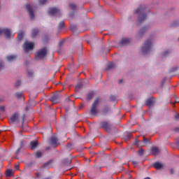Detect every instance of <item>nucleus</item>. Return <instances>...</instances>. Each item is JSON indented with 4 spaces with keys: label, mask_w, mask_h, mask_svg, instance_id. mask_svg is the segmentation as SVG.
Masks as SVG:
<instances>
[{
    "label": "nucleus",
    "mask_w": 179,
    "mask_h": 179,
    "mask_svg": "<svg viewBox=\"0 0 179 179\" xmlns=\"http://www.w3.org/2000/svg\"><path fill=\"white\" fill-rule=\"evenodd\" d=\"M145 104L147 106H151L152 104H153V100H152L151 99H148L146 100Z\"/></svg>",
    "instance_id": "obj_22"
},
{
    "label": "nucleus",
    "mask_w": 179,
    "mask_h": 179,
    "mask_svg": "<svg viewBox=\"0 0 179 179\" xmlns=\"http://www.w3.org/2000/svg\"><path fill=\"white\" fill-rule=\"evenodd\" d=\"M143 152H144V150H143V149H140L139 150H138V155H140V156H142V155H143Z\"/></svg>",
    "instance_id": "obj_32"
},
{
    "label": "nucleus",
    "mask_w": 179,
    "mask_h": 179,
    "mask_svg": "<svg viewBox=\"0 0 179 179\" xmlns=\"http://www.w3.org/2000/svg\"><path fill=\"white\" fill-rule=\"evenodd\" d=\"M26 8L29 12L30 19H34V13L33 12V6L30 4H27Z\"/></svg>",
    "instance_id": "obj_8"
},
{
    "label": "nucleus",
    "mask_w": 179,
    "mask_h": 179,
    "mask_svg": "<svg viewBox=\"0 0 179 179\" xmlns=\"http://www.w3.org/2000/svg\"><path fill=\"white\" fill-rule=\"evenodd\" d=\"M169 54H170V50H166L162 53V56L166 57V55H169Z\"/></svg>",
    "instance_id": "obj_27"
},
{
    "label": "nucleus",
    "mask_w": 179,
    "mask_h": 179,
    "mask_svg": "<svg viewBox=\"0 0 179 179\" xmlns=\"http://www.w3.org/2000/svg\"><path fill=\"white\" fill-rule=\"evenodd\" d=\"M50 164H51V162H48L45 164V167H48V166H50Z\"/></svg>",
    "instance_id": "obj_38"
},
{
    "label": "nucleus",
    "mask_w": 179,
    "mask_h": 179,
    "mask_svg": "<svg viewBox=\"0 0 179 179\" xmlns=\"http://www.w3.org/2000/svg\"><path fill=\"white\" fill-rule=\"evenodd\" d=\"M69 8H71V9H76V5L75 4V3H71L70 5H69Z\"/></svg>",
    "instance_id": "obj_29"
},
{
    "label": "nucleus",
    "mask_w": 179,
    "mask_h": 179,
    "mask_svg": "<svg viewBox=\"0 0 179 179\" xmlns=\"http://www.w3.org/2000/svg\"><path fill=\"white\" fill-rule=\"evenodd\" d=\"M16 59V55H8L6 57L7 61H13V59Z\"/></svg>",
    "instance_id": "obj_19"
},
{
    "label": "nucleus",
    "mask_w": 179,
    "mask_h": 179,
    "mask_svg": "<svg viewBox=\"0 0 179 179\" xmlns=\"http://www.w3.org/2000/svg\"><path fill=\"white\" fill-rule=\"evenodd\" d=\"M153 50V39L149 38L145 41L144 43L140 48V52L143 55H146L148 52H150Z\"/></svg>",
    "instance_id": "obj_1"
},
{
    "label": "nucleus",
    "mask_w": 179,
    "mask_h": 179,
    "mask_svg": "<svg viewBox=\"0 0 179 179\" xmlns=\"http://www.w3.org/2000/svg\"><path fill=\"white\" fill-rule=\"evenodd\" d=\"M2 33H3V29H0V34H2Z\"/></svg>",
    "instance_id": "obj_46"
},
{
    "label": "nucleus",
    "mask_w": 179,
    "mask_h": 179,
    "mask_svg": "<svg viewBox=\"0 0 179 179\" xmlns=\"http://www.w3.org/2000/svg\"><path fill=\"white\" fill-rule=\"evenodd\" d=\"M178 24H179V21H175L173 22V26H178Z\"/></svg>",
    "instance_id": "obj_34"
},
{
    "label": "nucleus",
    "mask_w": 179,
    "mask_h": 179,
    "mask_svg": "<svg viewBox=\"0 0 179 179\" xmlns=\"http://www.w3.org/2000/svg\"><path fill=\"white\" fill-rule=\"evenodd\" d=\"M10 124H12L13 122H17V124H18L19 122V113H14L10 119Z\"/></svg>",
    "instance_id": "obj_10"
},
{
    "label": "nucleus",
    "mask_w": 179,
    "mask_h": 179,
    "mask_svg": "<svg viewBox=\"0 0 179 179\" xmlns=\"http://www.w3.org/2000/svg\"><path fill=\"white\" fill-rule=\"evenodd\" d=\"M59 9L57 8H50L48 11V15H50V16H54L56 15H59Z\"/></svg>",
    "instance_id": "obj_6"
},
{
    "label": "nucleus",
    "mask_w": 179,
    "mask_h": 179,
    "mask_svg": "<svg viewBox=\"0 0 179 179\" xmlns=\"http://www.w3.org/2000/svg\"><path fill=\"white\" fill-rule=\"evenodd\" d=\"M100 103V99L97 98L95 99L94 103L92 105L91 110H90V114L91 115H97L99 113V104Z\"/></svg>",
    "instance_id": "obj_3"
},
{
    "label": "nucleus",
    "mask_w": 179,
    "mask_h": 179,
    "mask_svg": "<svg viewBox=\"0 0 179 179\" xmlns=\"http://www.w3.org/2000/svg\"><path fill=\"white\" fill-rule=\"evenodd\" d=\"M132 164H133L134 166H137L138 162H132Z\"/></svg>",
    "instance_id": "obj_42"
},
{
    "label": "nucleus",
    "mask_w": 179,
    "mask_h": 179,
    "mask_svg": "<svg viewBox=\"0 0 179 179\" xmlns=\"http://www.w3.org/2000/svg\"><path fill=\"white\" fill-rule=\"evenodd\" d=\"M35 155H36V157H38V158L41 157L42 153H41V152L38 151L36 152Z\"/></svg>",
    "instance_id": "obj_30"
},
{
    "label": "nucleus",
    "mask_w": 179,
    "mask_h": 179,
    "mask_svg": "<svg viewBox=\"0 0 179 179\" xmlns=\"http://www.w3.org/2000/svg\"><path fill=\"white\" fill-rule=\"evenodd\" d=\"M144 142H145V143H146V142H148V140L144 138Z\"/></svg>",
    "instance_id": "obj_47"
},
{
    "label": "nucleus",
    "mask_w": 179,
    "mask_h": 179,
    "mask_svg": "<svg viewBox=\"0 0 179 179\" xmlns=\"http://www.w3.org/2000/svg\"><path fill=\"white\" fill-rule=\"evenodd\" d=\"M6 177H13V171H12V169H7L6 171Z\"/></svg>",
    "instance_id": "obj_17"
},
{
    "label": "nucleus",
    "mask_w": 179,
    "mask_h": 179,
    "mask_svg": "<svg viewBox=\"0 0 179 179\" xmlns=\"http://www.w3.org/2000/svg\"><path fill=\"white\" fill-rule=\"evenodd\" d=\"M45 55H47V48H43L36 52L35 57L36 59H43Z\"/></svg>",
    "instance_id": "obj_4"
},
{
    "label": "nucleus",
    "mask_w": 179,
    "mask_h": 179,
    "mask_svg": "<svg viewBox=\"0 0 179 179\" xmlns=\"http://www.w3.org/2000/svg\"><path fill=\"white\" fill-rule=\"evenodd\" d=\"M23 48L25 52H29V51H33V49L34 48V43H33V42H29L27 41L23 45Z\"/></svg>",
    "instance_id": "obj_5"
},
{
    "label": "nucleus",
    "mask_w": 179,
    "mask_h": 179,
    "mask_svg": "<svg viewBox=\"0 0 179 179\" xmlns=\"http://www.w3.org/2000/svg\"><path fill=\"white\" fill-rule=\"evenodd\" d=\"M151 152H152V155H157L159 153V148L152 147L151 148Z\"/></svg>",
    "instance_id": "obj_18"
},
{
    "label": "nucleus",
    "mask_w": 179,
    "mask_h": 179,
    "mask_svg": "<svg viewBox=\"0 0 179 179\" xmlns=\"http://www.w3.org/2000/svg\"><path fill=\"white\" fill-rule=\"evenodd\" d=\"M3 33L5 34L6 37H7V38L12 36V32L8 29H3Z\"/></svg>",
    "instance_id": "obj_11"
},
{
    "label": "nucleus",
    "mask_w": 179,
    "mask_h": 179,
    "mask_svg": "<svg viewBox=\"0 0 179 179\" xmlns=\"http://www.w3.org/2000/svg\"><path fill=\"white\" fill-rule=\"evenodd\" d=\"M114 66H115V64H114V63H113V62L109 63L108 64L106 69H113V68H114Z\"/></svg>",
    "instance_id": "obj_21"
},
{
    "label": "nucleus",
    "mask_w": 179,
    "mask_h": 179,
    "mask_svg": "<svg viewBox=\"0 0 179 179\" xmlns=\"http://www.w3.org/2000/svg\"><path fill=\"white\" fill-rule=\"evenodd\" d=\"M60 99L61 96H59V94H55L51 96L50 101L53 103V104H57V103H59Z\"/></svg>",
    "instance_id": "obj_7"
},
{
    "label": "nucleus",
    "mask_w": 179,
    "mask_h": 179,
    "mask_svg": "<svg viewBox=\"0 0 179 179\" xmlns=\"http://www.w3.org/2000/svg\"><path fill=\"white\" fill-rule=\"evenodd\" d=\"M38 34V29H32V32H31L32 38H34V37H37Z\"/></svg>",
    "instance_id": "obj_16"
},
{
    "label": "nucleus",
    "mask_w": 179,
    "mask_h": 179,
    "mask_svg": "<svg viewBox=\"0 0 179 179\" xmlns=\"http://www.w3.org/2000/svg\"><path fill=\"white\" fill-rule=\"evenodd\" d=\"M22 147H23V145H22V143H21L20 147L15 151V155H19V153L20 152V149H22Z\"/></svg>",
    "instance_id": "obj_31"
},
{
    "label": "nucleus",
    "mask_w": 179,
    "mask_h": 179,
    "mask_svg": "<svg viewBox=\"0 0 179 179\" xmlns=\"http://www.w3.org/2000/svg\"><path fill=\"white\" fill-rule=\"evenodd\" d=\"M64 27V22H61L59 24V28L62 29Z\"/></svg>",
    "instance_id": "obj_33"
},
{
    "label": "nucleus",
    "mask_w": 179,
    "mask_h": 179,
    "mask_svg": "<svg viewBox=\"0 0 179 179\" xmlns=\"http://www.w3.org/2000/svg\"><path fill=\"white\" fill-rule=\"evenodd\" d=\"M79 89H80V85H77V86L76 87V90H79Z\"/></svg>",
    "instance_id": "obj_39"
},
{
    "label": "nucleus",
    "mask_w": 179,
    "mask_h": 179,
    "mask_svg": "<svg viewBox=\"0 0 179 179\" xmlns=\"http://www.w3.org/2000/svg\"><path fill=\"white\" fill-rule=\"evenodd\" d=\"M15 170H19V165L18 164L15 165Z\"/></svg>",
    "instance_id": "obj_43"
},
{
    "label": "nucleus",
    "mask_w": 179,
    "mask_h": 179,
    "mask_svg": "<svg viewBox=\"0 0 179 179\" xmlns=\"http://www.w3.org/2000/svg\"><path fill=\"white\" fill-rule=\"evenodd\" d=\"M148 30H149V25H145L144 27H143L138 33V37H142V36H143V34H145V33H146V31H148Z\"/></svg>",
    "instance_id": "obj_9"
},
{
    "label": "nucleus",
    "mask_w": 179,
    "mask_h": 179,
    "mask_svg": "<svg viewBox=\"0 0 179 179\" xmlns=\"http://www.w3.org/2000/svg\"><path fill=\"white\" fill-rule=\"evenodd\" d=\"M37 146H38V143H37V141H31L30 143V148L32 150H34V149H36V148H37Z\"/></svg>",
    "instance_id": "obj_14"
},
{
    "label": "nucleus",
    "mask_w": 179,
    "mask_h": 179,
    "mask_svg": "<svg viewBox=\"0 0 179 179\" xmlns=\"http://www.w3.org/2000/svg\"><path fill=\"white\" fill-rule=\"evenodd\" d=\"M48 0H39V5H44L47 3Z\"/></svg>",
    "instance_id": "obj_28"
},
{
    "label": "nucleus",
    "mask_w": 179,
    "mask_h": 179,
    "mask_svg": "<svg viewBox=\"0 0 179 179\" xmlns=\"http://www.w3.org/2000/svg\"><path fill=\"white\" fill-rule=\"evenodd\" d=\"M50 141L53 146H58V140L57 139V137L55 136H52L50 138Z\"/></svg>",
    "instance_id": "obj_13"
},
{
    "label": "nucleus",
    "mask_w": 179,
    "mask_h": 179,
    "mask_svg": "<svg viewBox=\"0 0 179 179\" xmlns=\"http://www.w3.org/2000/svg\"><path fill=\"white\" fill-rule=\"evenodd\" d=\"M23 32L20 31L18 33L17 38L18 40H22L23 38Z\"/></svg>",
    "instance_id": "obj_25"
},
{
    "label": "nucleus",
    "mask_w": 179,
    "mask_h": 179,
    "mask_svg": "<svg viewBox=\"0 0 179 179\" xmlns=\"http://www.w3.org/2000/svg\"><path fill=\"white\" fill-rule=\"evenodd\" d=\"M72 162V159H64L63 163L64 164V166H68L69 164H71V163Z\"/></svg>",
    "instance_id": "obj_20"
},
{
    "label": "nucleus",
    "mask_w": 179,
    "mask_h": 179,
    "mask_svg": "<svg viewBox=\"0 0 179 179\" xmlns=\"http://www.w3.org/2000/svg\"><path fill=\"white\" fill-rule=\"evenodd\" d=\"M163 164L160 163V162H155L153 164V166L157 169V170H160V169H162L163 167Z\"/></svg>",
    "instance_id": "obj_15"
},
{
    "label": "nucleus",
    "mask_w": 179,
    "mask_h": 179,
    "mask_svg": "<svg viewBox=\"0 0 179 179\" xmlns=\"http://www.w3.org/2000/svg\"><path fill=\"white\" fill-rule=\"evenodd\" d=\"M101 125L103 127V128H104V129H107V128H108V123L104 122L101 123Z\"/></svg>",
    "instance_id": "obj_24"
},
{
    "label": "nucleus",
    "mask_w": 179,
    "mask_h": 179,
    "mask_svg": "<svg viewBox=\"0 0 179 179\" xmlns=\"http://www.w3.org/2000/svg\"><path fill=\"white\" fill-rule=\"evenodd\" d=\"M92 97H93V93L91 92L88 94V99H92Z\"/></svg>",
    "instance_id": "obj_35"
},
{
    "label": "nucleus",
    "mask_w": 179,
    "mask_h": 179,
    "mask_svg": "<svg viewBox=\"0 0 179 179\" xmlns=\"http://www.w3.org/2000/svg\"><path fill=\"white\" fill-rule=\"evenodd\" d=\"M28 75H29V76H31L33 75V71H28Z\"/></svg>",
    "instance_id": "obj_37"
},
{
    "label": "nucleus",
    "mask_w": 179,
    "mask_h": 179,
    "mask_svg": "<svg viewBox=\"0 0 179 179\" xmlns=\"http://www.w3.org/2000/svg\"><path fill=\"white\" fill-rule=\"evenodd\" d=\"M1 69H3V64L0 63V71H1Z\"/></svg>",
    "instance_id": "obj_36"
},
{
    "label": "nucleus",
    "mask_w": 179,
    "mask_h": 179,
    "mask_svg": "<svg viewBox=\"0 0 179 179\" xmlns=\"http://www.w3.org/2000/svg\"><path fill=\"white\" fill-rule=\"evenodd\" d=\"M175 118L176 120H179V115L178 114V115H175Z\"/></svg>",
    "instance_id": "obj_41"
},
{
    "label": "nucleus",
    "mask_w": 179,
    "mask_h": 179,
    "mask_svg": "<svg viewBox=\"0 0 179 179\" xmlns=\"http://www.w3.org/2000/svg\"><path fill=\"white\" fill-rule=\"evenodd\" d=\"M3 113H5V106H0V118L1 115L3 114Z\"/></svg>",
    "instance_id": "obj_26"
},
{
    "label": "nucleus",
    "mask_w": 179,
    "mask_h": 179,
    "mask_svg": "<svg viewBox=\"0 0 179 179\" xmlns=\"http://www.w3.org/2000/svg\"><path fill=\"white\" fill-rule=\"evenodd\" d=\"M15 96L17 99H22V97H23V94L20 92H17L15 93Z\"/></svg>",
    "instance_id": "obj_23"
},
{
    "label": "nucleus",
    "mask_w": 179,
    "mask_h": 179,
    "mask_svg": "<svg viewBox=\"0 0 179 179\" xmlns=\"http://www.w3.org/2000/svg\"><path fill=\"white\" fill-rule=\"evenodd\" d=\"M163 83H164V81L162 82V85H163Z\"/></svg>",
    "instance_id": "obj_48"
},
{
    "label": "nucleus",
    "mask_w": 179,
    "mask_h": 179,
    "mask_svg": "<svg viewBox=\"0 0 179 179\" xmlns=\"http://www.w3.org/2000/svg\"><path fill=\"white\" fill-rule=\"evenodd\" d=\"M127 135L128 138H131V133H127Z\"/></svg>",
    "instance_id": "obj_40"
},
{
    "label": "nucleus",
    "mask_w": 179,
    "mask_h": 179,
    "mask_svg": "<svg viewBox=\"0 0 179 179\" xmlns=\"http://www.w3.org/2000/svg\"><path fill=\"white\" fill-rule=\"evenodd\" d=\"M131 40L128 38H124L121 40L120 41V45H127V44H129Z\"/></svg>",
    "instance_id": "obj_12"
},
{
    "label": "nucleus",
    "mask_w": 179,
    "mask_h": 179,
    "mask_svg": "<svg viewBox=\"0 0 179 179\" xmlns=\"http://www.w3.org/2000/svg\"><path fill=\"white\" fill-rule=\"evenodd\" d=\"M22 124H24V116H22Z\"/></svg>",
    "instance_id": "obj_44"
},
{
    "label": "nucleus",
    "mask_w": 179,
    "mask_h": 179,
    "mask_svg": "<svg viewBox=\"0 0 179 179\" xmlns=\"http://www.w3.org/2000/svg\"><path fill=\"white\" fill-rule=\"evenodd\" d=\"M145 9H146V7H145V6H140L135 10V13L140 14V17L138 18L139 23H142V22H143V20H145V19H146V17H148V15H146V13H145Z\"/></svg>",
    "instance_id": "obj_2"
},
{
    "label": "nucleus",
    "mask_w": 179,
    "mask_h": 179,
    "mask_svg": "<svg viewBox=\"0 0 179 179\" xmlns=\"http://www.w3.org/2000/svg\"><path fill=\"white\" fill-rule=\"evenodd\" d=\"M139 142H141V141H136L135 142V145H139Z\"/></svg>",
    "instance_id": "obj_45"
}]
</instances>
